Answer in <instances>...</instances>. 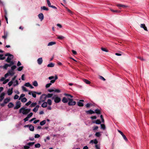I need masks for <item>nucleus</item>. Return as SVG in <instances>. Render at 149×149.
Masks as SVG:
<instances>
[{
	"label": "nucleus",
	"mask_w": 149,
	"mask_h": 149,
	"mask_svg": "<svg viewBox=\"0 0 149 149\" xmlns=\"http://www.w3.org/2000/svg\"><path fill=\"white\" fill-rule=\"evenodd\" d=\"M68 100L69 101L68 102V104L69 105L72 106L76 104V102L73 101V99H70L68 97Z\"/></svg>",
	"instance_id": "nucleus-5"
},
{
	"label": "nucleus",
	"mask_w": 149,
	"mask_h": 149,
	"mask_svg": "<svg viewBox=\"0 0 149 149\" xmlns=\"http://www.w3.org/2000/svg\"><path fill=\"white\" fill-rule=\"evenodd\" d=\"M57 38L60 40H62L64 38V37L62 36H57Z\"/></svg>",
	"instance_id": "nucleus-35"
},
{
	"label": "nucleus",
	"mask_w": 149,
	"mask_h": 149,
	"mask_svg": "<svg viewBox=\"0 0 149 149\" xmlns=\"http://www.w3.org/2000/svg\"><path fill=\"white\" fill-rule=\"evenodd\" d=\"M39 107V105H37L33 109V111L35 113L36 112L38 111Z\"/></svg>",
	"instance_id": "nucleus-13"
},
{
	"label": "nucleus",
	"mask_w": 149,
	"mask_h": 149,
	"mask_svg": "<svg viewBox=\"0 0 149 149\" xmlns=\"http://www.w3.org/2000/svg\"><path fill=\"white\" fill-rule=\"evenodd\" d=\"M68 99H67L65 97H63L62 100V101L64 103H66L68 102Z\"/></svg>",
	"instance_id": "nucleus-19"
},
{
	"label": "nucleus",
	"mask_w": 149,
	"mask_h": 149,
	"mask_svg": "<svg viewBox=\"0 0 149 149\" xmlns=\"http://www.w3.org/2000/svg\"><path fill=\"white\" fill-rule=\"evenodd\" d=\"M53 95V94L51 93H48L47 95L42 94L40 97V100L39 101V103H40L41 102L45 101L46 99L47 98H52Z\"/></svg>",
	"instance_id": "nucleus-1"
},
{
	"label": "nucleus",
	"mask_w": 149,
	"mask_h": 149,
	"mask_svg": "<svg viewBox=\"0 0 149 149\" xmlns=\"http://www.w3.org/2000/svg\"><path fill=\"white\" fill-rule=\"evenodd\" d=\"M38 17L39 19L41 21H42L44 19V15L43 14L41 13H40L38 15Z\"/></svg>",
	"instance_id": "nucleus-9"
},
{
	"label": "nucleus",
	"mask_w": 149,
	"mask_h": 149,
	"mask_svg": "<svg viewBox=\"0 0 149 149\" xmlns=\"http://www.w3.org/2000/svg\"><path fill=\"white\" fill-rule=\"evenodd\" d=\"M34 143H35L34 142H29V143L27 144L29 146H31L33 145Z\"/></svg>",
	"instance_id": "nucleus-53"
},
{
	"label": "nucleus",
	"mask_w": 149,
	"mask_h": 149,
	"mask_svg": "<svg viewBox=\"0 0 149 149\" xmlns=\"http://www.w3.org/2000/svg\"><path fill=\"white\" fill-rule=\"evenodd\" d=\"M5 58V57L3 56V54L0 55V59L4 60Z\"/></svg>",
	"instance_id": "nucleus-40"
},
{
	"label": "nucleus",
	"mask_w": 149,
	"mask_h": 149,
	"mask_svg": "<svg viewBox=\"0 0 149 149\" xmlns=\"http://www.w3.org/2000/svg\"><path fill=\"white\" fill-rule=\"evenodd\" d=\"M8 36V33L7 32H4V35L2 36V37L4 39H6Z\"/></svg>",
	"instance_id": "nucleus-20"
},
{
	"label": "nucleus",
	"mask_w": 149,
	"mask_h": 149,
	"mask_svg": "<svg viewBox=\"0 0 149 149\" xmlns=\"http://www.w3.org/2000/svg\"><path fill=\"white\" fill-rule=\"evenodd\" d=\"M31 111L30 109H26L24 107H22L19 110L20 113H22L23 115H27Z\"/></svg>",
	"instance_id": "nucleus-2"
},
{
	"label": "nucleus",
	"mask_w": 149,
	"mask_h": 149,
	"mask_svg": "<svg viewBox=\"0 0 149 149\" xmlns=\"http://www.w3.org/2000/svg\"><path fill=\"white\" fill-rule=\"evenodd\" d=\"M95 135L97 137H100L101 136V134L100 132H97L96 133Z\"/></svg>",
	"instance_id": "nucleus-30"
},
{
	"label": "nucleus",
	"mask_w": 149,
	"mask_h": 149,
	"mask_svg": "<svg viewBox=\"0 0 149 149\" xmlns=\"http://www.w3.org/2000/svg\"><path fill=\"white\" fill-rule=\"evenodd\" d=\"M13 88H12L11 89H9L8 90L7 93L8 95H10L12 94L13 93Z\"/></svg>",
	"instance_id": "nucleus-18"
},
{
	"label": "nucleus",
	"mask_w": 149,
	"mask_h": 149,
	"mask_svg": "<svg viewBox=\"0 0 149 149\" xmlns=\"http://www.w3.org/2000/svg\"><path fill=\"white\" fill-rule=\"evenodd\" d=\"M83 80L85 83L87 84H89L90 83V82L87 79H83Z\"/></svg>",
	"instance_id": "nucleus-26"
},
{
	"label": "nucleus",
	"mask_w": 149,
	"mask_h": 149,
	"mask_svg": "<svg viewBox=\"0 0 149 149\" xmlns=\"http://www.w3.org/2000/svg\"><path fill=\"white\" fill-rule=\"evenodd\" d=\"M22 102H25L27 101V99L25 97H23L21 99Z\"/></svg>",
	"instance_id": "nucleus-36"
},
{
	"label": "nucleus",
	"mask_w": 149,
	"mask_h": 149,
	"mask_svg": "<svg viewBox=\"0 0 149 149\" xmlns=\"http://www.w3.org/2000/svg\"><path fill=\"white\" fill-rule=\"evenodd\" d=\"M54 92H56L57 93H59L60 92V91L58 89H56L54 90Z\"/></svg>",
	"instance_id": "nucleus-59"
},
{
	"label": "nucleus",
	"mask_w": 149,
	"mask_h": 149,
	"mask_svg": "<svg viewBox=\"0 0 149 149\" xmlns=\"http://www.w3.org/2000/svg\"><path fill=\"white\" fill-rule=\"evenodd\" d=\"M110 10L111 11L114 13H119L120 12V11L117 10H114L112 9H111Z\"/></svg>",
	"instance_id": "nucleus-52"
},
{
	"label": "nucleus",
	"mask_w": 149,
	"mask_h": 149,
	"mask_svg": "<svg viewBox=\"0 0 149 149\" xmlns=\"http://www.w3.org/2000/svg\"><path fill=\"white\" fill-rule=\"evenodd\" d=\"M37 61L39 65H40L41 64L43 61L42 58L41 57L38 58V59Z\"/></svg>",
	"instance_id": "nucleus-10"
},
{
	"label": "nucleus",
	"mask_w": 149,
	"mask_h": 149,
	"mask_svg": "<svg viewBox=\"0 0 149 149\" xmlns=\"http://www.w3.org/2000/svg\"><path fill=\"white\" fill-rule=\"evenodd\" d=\"M23 66H21L19 67L17 69V70L18 71H21L23 69Z\"/></svg>",
	"instance_id": "nucleus-43"
},
{
	"label": "nucleus",
	"mask_w": 149,
	"mask_h": 149,
	"mask_svg": "<svg viewBox=\"0 0 149 149\" xmlns=\"http://www.w3.org/2000/svg\"><path fill=\"white\" fill-rule=\"evenodd\" d=\"M98 126H95V127H93V130H97V129H98Z\"/></svg>",
	"instance_id": "nucleus-62"
},
{
	"label": "nucleus",
	"mask_w": 149,
	"mask_h": 149,
	"mask_svg": "<svg viewBox=\"0 0 149 149\" xmlns=\"http://www.w3.org/2000/svg\"><path fill=\"white\" fill-rule=\"evenodd\" d=\"M8 72L9 73V75L11 76L15 74L14 71L12 70H9Z\"/></svg>",
	"instance_id": "nucleus-23"
},
{
	"label": "nucleus",
	"mask_w": 149,
	"mask_h": 149,
	"mask_svg": "<svg viewBox=\"0 0 149 149\" xmlns=\"http://www.w3.org/2000/svg\"><path fill=\"white\" fill-rule=\"evenodd\" d=\"M31 95L34 98L36 97V93H35L33 92V91L32 92Z\"/></svg>",
	"instance_id": "nucleus-49"
},
{
	"label": "nucleus",
	"mask_w": 149,
	"mask_h": 149,
	"mask_svg": "<svg viewBox=\"0 0 149 149\" xmlns=\"http://www.w3.org/2000/svg\"><path fill=\"white\" fill-rule=\"evenodd\" d=\"M3 90L2 87H0V93ZM5 95V93L3 92L0 95V102L2 101Z\"/></svg>",
	"instance_id": "nucleus-4"
},
{
	"label": "nucleus",
	"mask_w": 149,
	"mask_h": 149,
	"mask_svg": "<svg viewBox=\"0 0 149 149\" xmlns=\"http://www.w3.org/2000/svg\"><path fill=\"white\" fill-rule=\"evenodd\" d=\"M46 122L45 120H43L40 122V125L42 126L43 125L45 124Z\"/></svg>",
	"instance_id": "nucleus-34"
},
{
	"label": "nucleus",
	"mask_w": 149,
	"mask_h": 149,
	"mask_svg": "<svg viewBox=\"0 0 149 149\" xmlns=\"http://www.w3.org/2000/svg\"><path fill=\"white\" fill-rule=\"evenodd\" d=\"M14 106V104L12 102H10L8 105V107L9 108L13 107Z\"/></svg>",
	"instance_id": "nucleus-29"
},
{
	"label": "nucleus",
	"mask_w": 149,
	"mask_h": 149,
	"mask_svg": "<svg viewBox=\"0 0 149 149\" xmlns=\"http://www.w3.org/2000/svg\"><path fill=\"white\" fill-rule=\"evenodd\" d=\"M51 85H52L51 83H49L47 84L46 85L45 87L46 88H48Z\"/></svg>",
	"instance_id": "nucleus-47"
},
{
	"label": "nucleus",
	"mask_w": 149,
	"mask_h": 149,
	"mask_svg": "<svg viewBox=\"0 0 149 149\" xmlns=\"http://www.w3.org/2000/svg\"><path fill=\"white\" fill-rule=\"evenodd\" d=\"M30 85L31 84L27 82L25 84L24 86L28 87H29V86H30Z\"/></svg>",
	"instance_id": "nucleus-44"
},
{
	"label": "nucleus",
	"mask_w": 149,
	"mask_h": 149,
	"mask_svg": "<svg viewBox=\"0 0 149 149\" xmlns=\"http://www.w3.org/2000/svg\"><path fill=\"white\" fill-rule=\"evenodd\" d=\"M41 8L42 10H45L47 11L49 10V9L48 8H47L45 6H43L41 7Z\"/></svg>",
	"instance_id": "nucleus-32"
},
{
	"label": "nucleus",
	"mask_w": 149,
	"mask_h": 149,
	"mask_svg": "<svg viewBox=\"0 0 149 149\" xmlns=\"http://www.w3.org/2000/svg\"><path fill=\"white\" fill-rule=\"evenodd\" d=\"M122 137H123V139L126 141H128V139L127 138H126L124 134L122 136Z\"/></svg>",
	"instance_id": "nucleus-42"
},
{
	"label": "nucleus",
	"mask_w": 149,
	"mask_h": 149,
	"mask_svg": "<svg viewBox=\"0 0 149 149\" xmlns=\"http://www.w3.org/2000/svg\"><path fill=\"white\" fill-rule=\"evenodd\" d=\"M29 129L31 131H33L34 130V127L32 125H31L29 126Z\"/></svg>",
	"instance_id": "nucleus-31"
},
{
	"label": "nucleus",
	"mask_w": 149,
	"mask_h": 149,
	"mask_svg": "<svg viewBox=\"0 0 149 149\" xmlns=\"http://www.w3.org/2000/svg\"><path fill=\"white\" fill-rule=\"evenodd\" d=\"M47 2L48 6L50 7L51 5L49 0H47Z\"/></svg>",
	"instance_id": "nucleus-50"
},
{
	"label": "nucleus",
	"mask_w": 149,
	"mask_h": 149,
	"mask_svg": "<svg viewBox=\"0 0 149 149\" xmlns=\"http://www.w3.org/2000/svg\"><path fill=\"white\" fill-rule=\"evenodd\" d=\"M21 102L19 101L17 102H16L15 106L14 107V109H17L21 106Z\"/></svg>",
	"instance_id": "nucleus-8"
},
{
	"label": "nucleus",
	"mask_w": 149,
	"mask_h": 149,
	"mask_svg": "<svg viewBox=\"0 0 149 149\" xmlns=\"http://www.w3.org/2000/svg\"><path fill=\"white\" fill-rule=\"evenodd\" d=\"M25 95L24 94H22L20 96V97L19 98V100H20L22 98H23V97H24Z\"/></svg>",
	"instance_id": "nucleus-57"
},
{
	"label": "nucleus",
	"mask_w": 149,
	"mask_h": 149,
	"mask_svg": "<svg viewBox=\"0 0 149 149\" xmlns=\"http://www.w3.org/2000/svg\"><path fill=\"white\" fill-rule=\"evenodd\" d=\"M8 64H6L5 65L3 66V68L5 69H6L8 67L7 65Z\"/></svg>",
	"instance_id": "nucleus-58"
},
{
	"label": "nucleus",
	"mask_w": 149,
	"mask_h": 149,
	"mask_svg": "<svg viewBox=\"0 0 149 149\" xmlns=\"http://www.w3.org/2000/svg\"><path fill=\"white\" fill-rule=\"evenodd\" d=\"M64 95H65L66 96H67L68 97H70L71 98H72L73 97V96H72L71 95H70V94H67L65 93L64 94Z\"/></svg>",
	"instance_id": "nucleus-46"
},
{
	"label": "nucleus",
	"mask_w": 149,
	"mask_h": 149,
	"mask_svg": "<svg viewBox=\"0 0 149 149\" xmlns=\"http://www.w3.org/2000/svg\"><path fill=\"white\" fill-rule=\"evenodd\" d=\"M10 101V98H7L5 99L3 101V103L1 104V105L2 107H3L5 104L8 103Z\"/></svg>",
	"instance_id": "nucleus-6"
},
{
	"label": "nucleus",
	"mask_w": 149,
	"mask_h": 149,
	"mask_svg": "<svg viewBox=\"0 0 149 149\" xmlns=\"http://www.w3.org/2000/svg\"><path fill=\"white\" fill-rule=\"evenodd\" d=\"M29 148V147L28 146H24V149H28Z\"/></svg>",
	"instance_id": "nucleus-64"
},
{
	"label": "nucleus",
	"mask_w": 149,
	"mask_h": 149,
	"mask_svg": "<svg viewBox=\"0 0 149 149\" xmlns=\"http://www.w3.org/2000/svg\"><path fill=\"white\" fill-rule=\"evenodd\" d=\"M9 63H10L9 64H8V65H7L8 67H10L14 64V63L13 61H11V62H10Z\"/></svg>",
	"instance_id": "nucleus-37"
},
{
	"label": "nucleus",
	"mask_w": 149,
	"mask_h": 149,
	"mask_svg": "<svg viewBox=\"0 0 149 149\" xmlns=\"http://www.w3.org/2000/svg\"><path fill=\"white\" fill-rule=\"evenodd\" d=\"M86 113L87 114H92L95 113L94 111L90 109L86 111Z\"/></svg>",
	"instance_id": "nucleus-14"
},
{
	"label": "nucleus",
	"mask_w": 149,
	"mask_h": 149,
	"mask_svg": "<svg viewBox=\"0 0 149 149\" xmlns=\"http://www.w3.org/2000/svg\"><path fill=\"white\" fill-rule=\"evenodd\" d=\"M101 128L103 130H105V126L104 124H101Z\"/></svg>",
	"instance_id": "nucleus-45"
},
{
	"label": "nucleus",
	"mask_w": 149,
	"mask_h": 149,
	"mask_svg": "<svg viewBox=\"0 0 149 149\" xmlns=\"http://www.w3.org/2000/svg\"><path fill=\"white\" fill-rule=\"evenodd\" d=\"M37 103L36 102H33L31 104L30 106L31 107H36L37 105Z\"/></svg>",
	"instance_id": "nucleus-22"
},
{
	"label": "nucleus",
	"mask_w": 149,
	"mask_h": 149,
	"mask_svg": "<svg viewBox=\"0 0 149 149\" xmlns=\"http://www.w3.org/2000/svg\"><path fill=\"white\" fill-rule=\"evenodd\" d=\"M33 85L35 86H38V83L36 81H34L33 83Z\"/></svg>",
	"instance_id": "nucleus-38"
},
{
	"label": "nucleus",
	"mask_w": 149,
	"mask_h": 149,
	"mask_svg": "<svg viewBox=\"0 0 149 149\" xmlns=\"http://www.w3.org/2000/svg\"><path fill=\"white\" fill-rule=\"evenodd\" d=\"M94 112L95 113L98 114H100L101 113L100 111L98 109H95Z\"/></svg>",
	"instance_id": "nucleus-28"
},
{
	"label": "nucleus",
	"mask_w": 149,
	"mask_h": 149,
	"mask_svg": "<svg viewBox=\"0 0 149 149\" xmlns=\"http://www.w3.org/2000/svg\"><path fill=\"white\" fill-rule=\"evenodd\" d=\"M95 147L96 149H100V146L98 145H96Z\"/></svg>",
	"instance_id": "nucleus-61"
},
{
	"label": "nucleus",
	"mask_w": 149,
	"mask_h": 149,
	"mask_svg": "<svg viewBox=\"0 0 149 149\" xmlns=\"http://www.w3.org/2000/svg\"><path fill=\"white\" fill-rule=\"evenodd\" d=\"M56 44V42H49L47 45L48 46H52Z\"/></svg>",
	"instance_id": "nucleus-24"
},
{
	"label": "nucleus",
	"mask_w": 149,
	"mask_h": 149,
	"mask_svg": "<svg viewBox=\"0 0 149 149\" xmlns=\"http://www.w3.org/2000/svg\"><path fill=\"white\" fill-rule=\"evenodd\" d=\"M101 49L102 51H103L105 52H108V50H107L106 48L102 47L101 48Z\"/></svg>",
	"instance_id": "nucleus-54"
},
{
	"label": "nucleus",
	"mask_w": 149,
	"mask_h": 149,
	"mask_svg": "<svg viewBox=\"0 0 149 149\" xmlns=\"http://www.w3.org/2000/svg\"><path fill=\"white\" fill-rule=\"evenodd\" d=\"M13 81H10L9 82L8 84V85L9 86H11L13 84Z\"/></svg>",
	"instance_id": "nucleus-55"
},
{
	"label": "nucleus",
	"mask_w": 149,
	"mask_h": 149,
	"mask_svg": "<svg viewBox=\"0 0 149 149\" xmlns=\"http://www.w3.org/2000/svg\"><path fill=\"white\" fill-rule=\"evenodd\" d=\"M22 89L24 91L27 92L28 91L26 88L24 86H22Z\"/></svg>",
	"instance_id": "nucleus-48"
},
{
	"label": "nucleus",
	"mask_w": 149,
	"mask_h": 149,
	"mask_svg": "<svg viewBox=\"0 0 149 149\" xmlns=\"http://www.w3.org/2000/svg\"><path fill=\"white\" fill-rule=\"evenodd\" d=\"M13 55H10V56L8 57L7 59L6 60V61L8 63L11 62V60L13 58Z\"/></svg>",
	"instance_id": "nucleus-7"
},
{
	"label": "nucleus",
	"mask_w": 149,
	"mask_h": 149,
	"mask_svg": "<svg viewBox=\"0 0 149 149\" xmlns=\"http://www.w3.org/2000/svg\"><path fill=\"white\" fill-rule=\"evenodd\" d=\"M52 99L54 100V102L56 103H58L61 101V99L57 95H54L52 97Z\"/></svg>",
	"instance_id": "nucleus-3"
},
{
	"label": "nucleus",
	"mask_w": 149,
	"mask_h": 149,
	"mask_svg": "<svg viewBox=\"0 0 149 149\" xmlns=\"http://www.w3.org/2000/svg\"><path fill=\"white\" fill-rule=\"evenodd\" d=\"M43 102L41 105V107L43 108L46 107L47 106V103L45 102Z\"/></svg>",
	"instance_id": "nucleus-15"
},
{
	"label": "nucleus",
	"mask_w": 149,
	"mask_h": 149,
	"mask_svg": "<svg viewBox=\"0 0 149 149\" xmlns=\"http://www.w3.org/2000/svg\"><path fill=\"white\" fill-rule=\"evenodd\" d=\"M47 102V104L49 106H50L52 104V101L51 99H48Z\"/></svg>",
	"instance_id": "nucleus-21"
},
{
	"label": "nucleus",
	"mask_w": 149,
	"mask_h": 149,
	"mask_svg": "<svg viewBox=\"0 0 149 149\" xmlns=\"http://www.w3.org/2000/svg\"><path fill=\"white\" fill-rule=\"evenodd\" d=\"M93 123H95L97 124H100L101 123V122L99 120H97L95 121H94L93 122Z\"/></svg>",
	"instance_id": "nucleus-27"
},
{
	"label": "nucleus",
	"mask_w": 149,
	"mask_h": 149,
	"mask_svg": "<svg viewBox=\"0 0 149 149\" xmlns=\"http://www.w3.org/2000/svg\"><path fill=\"white\" fill-rule=\"evenodd\" d=\"M98 143V141L96 139H95L94 140H91L90 141V143H94L97 145Z\"/></svg>",
	"instance_id": "nucleus-17"
},
{
	"label": "nucleus",
	"mask_w": 149,
	"mask_h": 149,
	"mask_svg": "<svg viewBox=\"0 0 149 149\" xmlns=\"http://www.w3.org/2000/svg\"><path fill=\"white\" fill-rule=\"evenodd\" d=\"M18 97L19 96L17 95H15L14 96V99L15 100H16L18 98Z\"/></svg>",
	"instance_id": "nucleus-60"
},
{
	"label": "nucleus",
	"mask_w": 149,
	"mask_h": 149,
	"mask_svg": "<svg viewBox=\"0 0 149 149\" xmlns=\"http://www.w3.org/2000/svg\"><path fill=\"white\" fill-rule=\"evenodd\" d=\"M54 64L52 63H50L48 64L47 66L48 67H53L54 66Z\"/></svg>",
	"instance_id": "nucleus-25"
},
{
	"label": "nucleus",
	"mask_w": 149,
	"mask_h": 149,
	"mask_svg": "<svg viewBox=\"0 0 149 149\" xmlns=\"http://www.w3.org/2000/svg\"><path fill=\"white\" fill-rule=\"evenodd\" d=\"M84 101L83 100H80L78 102L77 104L78 106L80 107H82L84 106L83 104L82 103V102H84Z\"/></svg>",
	"instance_id": "nucleus-11"
},
{
	"label": "nucleus",
	"mask_w": 149,
	"mask_h": 149,
	"mask_svg": "<svg viewBox=\"0 0 149 149\" xmlns=\"http://www.w3.org/2000/svg\"><path fill=\"white\" fill-rule=\"evenodd\" d=\"M31 101H29L28 102H27L26 104L25 105L26 106H28L30 104L31 105Z\"/></svg>",
	"instance_id": "nucleus-56"
},
{
	"label": "nucleus",
	"mask_w": 149,
	"mask_h": 149,
	"mask_svg": "<svg viewBox=\"0 0 149 149\" xmlns=\"http://www.w3.org/2000/svg\"><path fill=\"white\" fill-rule=\"evenodd\" d=\"M16 68V66L15 65H13L11 67V70H13L15 69Z\"/></svg>",
	"instance_id": "nucleus-51"
},
{
	"label": "nucleus",
	"mask_w": 149,
	"mask_h": 149,
	"mask_svg": "<svg viewBox=\"0 0 149 149\" xmlns=\"http://www.w3.org/2000/svg\"><path fill=\"white\" fill-rule=\"evenodd\" d=\"M29 120V118L26 117L24 119V122H26V121H27Z\"/></svg>",
	"instance_id": "nucleus-63"
},
{
	"label": "nucleus",
	"mask_w": 149,
	"mask_h": 149,
	"mask_svg": "<svg viewBox=\"0 0 149 149\" xmlns=\"http://www.w3.org/2000/svg\"><path fill=\"white\" fill-rule=\"evenodd\" d=\"M117 6L118 7H122L123 8H125L127 7V6L126 5H122L120 4H118L117 5Z\"/></svg>",
	"instance_id": "nucleus-16"
},
{
	"label": "nucleus",
	"mask_w": 149,
	"mask_h": 149,
	"mask_svg": "<svg viewBox=\"0 0 149 149\" xmlns=\"http://www.w3.org/2000/svg\"><path fill=\"white\" fill-rule=\"evenodd\" d=\"M35 147L36 148H39L40 146V145L39 143H38L35 145Z\"/></svg>",
	"instance_id": "nucleus-39"
},
{
	"label": "nucleus",
	"mask_w": 149,
	"mask_h": 149,
	"mask_svg": "<svg viewBox=\"0 0 149 149\" xmlns=\"http://www.w3.org/2000/svg\"><path fill=\"white\" fill-rule=\"evenodd\" d=\"M33 113L32 112H31L27 116V117L29 118L31 117L33 115Z\"/></svg>",
	"instance_id": "nucleus-41"
},
{
	"label": "nucleus",
	"mask_w": 149,
	"mask_h": 149,
	"mask_svg": "<svg viewBox=\"0 0 149 149\" xmlns=\"http://www.w3.org/2000/svg\"><path fill=\"white\" fill-rule=\"evenodd\" d=\"M19 84V83L17 80H16L15 81L13 82V86H16L18 85Z\"/></svg>",
	"instance_id": "nucleus-33"
},
{
	"label": "nucleus",
	"mask_w": 149,
	"mask_h": 149,
	"mask_svg": "<svg viewBox=\"0 0 149 149\" xmlns=\"http://www.w3.org/2000/svg\"><path fill=\"white\" fill-rule=\"evenodd\" d=\"M140 27L143 28L145 31H148L147 29L145 24H141L140 25Z\"/></svg>",
	"instance_id": "nucleus-12"
}]
</instances>
